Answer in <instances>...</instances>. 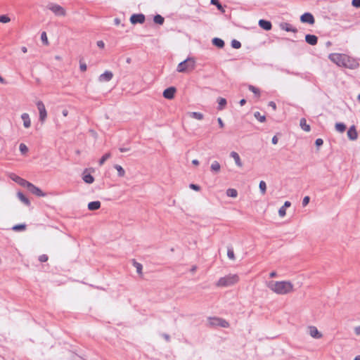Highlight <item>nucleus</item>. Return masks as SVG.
<instances>
[{"label":"nucleus","instance_id":"obj_56","mask_svg":"<svg viewBox=\"0 0 360 360\" xmlns=\"http://www.w3.org/2000/svg\"><path fill=\"white\" fill-rule=\"evenodd\" d=\"M290 205H291L290 202H289V201H285V202H284V205H283V207H285V208L286 209L287 207H289L290 206Z\"/></svg>","mask_w":360,"mask_h":360},{"label":"nucleus","instance_id":"obj_33","mask_svg":"<svg viewBox=\"0 0 360 360\" xmlns=\"http://www.w3.org/2000/svg\"><path fill=\"white\" fill-rule=\"evenodd\" d=\"M335 129L340 132V133H342L345 131L346 129V126L345 124L343 123H341V122H339V123H336L335 124Z\"/></svg>","mask_w":360,"mask_h":360},{"label":"nucleus","instance_id":"obj_40","mask_svg":"<svg viewBox=\"0 0 360 360\" xmlns=\"http://www.w3.org/2000/svg\"><path fill=\"white\" fill-rule=\"evenodd\" d=\"M227 256L231 260L235 259V255H234V252H233V250L232 248H228Z\"/></svg>","mask_w":360,"mask_h":360},{"label":"nucleus","instance_id":"obj_12","mask_svg":"<svg viewBox=\"0 0 360 360\" xmlns=\"http://www.w3.org/2000/svg\"><path fill=\"white\" fill-rule=\"evenodd\" d=\"M112 72L111 71L106 70L104 73L101 74L99 76L98 80L101 82H109L112 79Z\"/></svg>","mask_w":360,"mask_h":360},{"label":"nucleus","instance_id":"obj_35","mask_svg":"<svg viewBox=\"0 0 360 360\" xmlns=\"http://www.w3.org/2000/svg\"><path fill=\"white\" fill-rule=\"evenodd\" d=\"M211 4L214 5L217 7V8L221 12L224 13V10L219 0H211Z\"/></svg>","mask_w":360,"mask_h":360},{"label":"nucleus","instance_id":"obj_59","mask_svg":"<svg viewBox=\"0 0 360 360\" xmlns=\"http://www.w3.org/2000/svg\"><path fill=\"white\" fill-rule=\"evenodd\" d=\"M114 22L116 25H119L120 24V20L119 18H115L114 20Z\"/></svg>","mask_w":360,"mask_h":360},{"label":"nucleus","instance_id":"obj_28","mask_svg":"<svg viewBox=\"0 0 360 360\" xmlns=\"http://www.w3.org/2000/svg\"><path fill=\"white\" fill-rule=\"evenodd\" d=\"M114 167L117 171L118 176L123 177L125 175V171L122 166L119 165H115Z\"/></svg>","mask_w":360,"mask_h":360},{"label":"nucleus","instance_id":"obj_25","mask_svg":"<svg viewBox=\"0 0 360 360\" xmlns=\"http://www.w3.org/2000/svg\"><path fill=\"white\" fill-rule=\"evenodd\" d=\"M212 44L218 48H223L224 46V41L219 38H214L212 39Z\"/></svg>","mask_w":360,"mask_h":360},{"label":"nucleus","instance_id":"obj_13","mask_svg":"<svg viewBox=\"0 0 360 360\" xmlns=\"http://www.w3.org/2000/svg\"><path fill=\"white\" fill-rule=\"evenodd\" d=\"M347 136L352 141H355L358 138V134L354 125L351 126L347 131Z\"/></svg>","mask_w":360,"mask_h":360},{"label":"nucleus","instance_id":"obj_54","mask_svg":"<svg viewBox=\"0 0 360 360\" xmlns=\"http://www.w3.org/2000/svg\"><path fill=\"white\" fill-rule=\"evenodd\" d=\"M97 46L99 47V48H104V46H105V44L103 41H97Z\"/></svg>","mask_w":360,"mask_h":360},{"label":"nucleus","instance_id":"obj_37","mask_svg":"<svg viewBox=\"0 0 360 360\" xmlns=\"http://www.w3.org/2000/svg\"><path fill=\"white\" fill-rule=\"evenodd\" d=\"M259 188L261 193L264 195L266 191V184L264 181H261L259 184Z\"/></svg>","mask_w":360,"mask_h":360},{"label":"nucleus","instance_id":"obj_31","mask_svg":"<svg viewBox=\"0 0 360 360\" xmlns=\"http://www.w3.org/2000/svg\"><path fill=\"white\" fill-rule=\"evenodd\" d=\"M226 195L229 197L236 198L238 195V192L234 188H229L226 190Z\"/></svg>","mask_w":360,"mask_h":360},{"label":"nucleus","instance_id":"obj_64","mask_svg":"<svg viewBox=\"0 0 360 360\" xmlns=\"http://www.w3.org/2000/svg\"><path fill=\"white\" fill-rule=\"evenodd\" d=\"M276 276V273L275 271H272V272H271V273H270V274H269V276H270L271 278H274V277H275Z\"/></svg>","mask_w":360,"mask_h":360},{"label":"nucleus","instance_id":"obj_49","mask_svg":"<svg viewBox=\"0 0 360 360\" xmlns=\"http://www.w3.org/2000/svg\"><path fill=\"white\" fill-rule=\"evenodd\" d=\"M189 187L193 189V190H195L196 191H200V188L199 186L196 185V184H191L189 185Z\"/></svg>","mask_w":360,"mask_h":360},{"label":"nucleus","instance_id":"obj_55","mask_svg":"<svg viewBox=\"0 0 360 360\" xmlns=\"http://www.w3.org/2000/svg\"><path fill=\"white\" fill-rule=\"evenodd\" d=\"M354 332L356 335H360V325L354 328Z\"/></svg>","mask_w":360,"mask_h":360},{"label":"nucleus","instance_id":"obj_43","mask_svg":"<svg viewBox=\"0 0 360 360\" xmlns=\"http://www.w3.org/2000/svg\"><path fill=\"white\" fill-rule=\"evenodd\" d=\"M10 20H11V19L8 16H7L6 15H0V22L7 23L8 22H10Z\"/></svg>","mask_w":360,"mask_h":360},{"label":"nucleus","instance_id":"obj_10","mask_svg":"<svg viewBox=\"0 0 360 360\" xmlns=\"http://www.w3.org/2000/svg\"><path fill=\"white\" fill-rule=\"evenodd\" d=\"M9 177L13 181L16 182L17 184L23 187H27V184H29V181H26L25 179L20 177L19 176L13 173L10 174Z\"/></svg>","mask_w":360,"mask_h":360},{"label":"nucleus","instance_id":"obj_58","mask_svg":"<svg viewBox=\"0 0 360 360\" xmlns=\"http://www.w3.org/2000/svg\"><path fill=\"white\" fill-rule=\"evenodd\" d=\"M62 114L64 117H66L68 116V110L67 109H64L63 111H62Z\"/></svg>","mask_w":360,"mask_h":360},{"label":"nucleus","instance_id":"obj_47","mask_svg":"<svg viewBox=\"0 0 360 360\" xmlns=\"http://www.w3.org/2000/svg\"><path fill=\"white\" fill-rule=\"evenodd\" d=\"M352 5L355 8H360V0H352Z\"/></svg>","mask_w":360,"mask_h":360},{"label":"nucleus","instance_id":"obj_34","mask_svg":"<svg viewBox=\"0 0 360 360\" xmlns=\"http://www.w3.org/2000/svg\"><path fill=\"white\" fill-rule=\"evenodd\" d=\"M111 157V153H105V155H103L101 158L99 160V165H102L104 164V162L108 160Z\"/></svg>","mask_w":360,"mask_h":360},{"label":"nucleus","instance_id":"obj_11","mask_svg":"<svg viewBox=\"0 0 360 360\" xmlns=\"http://www.w3.org/2000/svg\"><path fill=\"white\" fill-rule=\"evenodd\" d=\"M300 20L304 23H309V25H313L315 22L314 18L313 15L310 13H304L300 17Z\"/></svg>","mask_w":360,"mask_h":360},{"label":"nucleus","instance_id":"obj_21","mask_svg":"<svg viewBox=\"0 0 360 360\" xmlns=\"http://www.w3.org/2000/svg\"><path fill=\"white\" fill-rule=\"evenodd\" d=\"M17 196L18 198V199L22 202L24 203L25 205H26L27 206H30V200L26 197L25 196V195L22 193V192H18L17 193Z\"/></svg>","mask_w":360,"mask_h":360},{"label":"nucleus","instance_id":"obj_15","mask_svg":"<svg viewBox=\"0 0 360 360\" xmlns=\"http://www.w3.org/2000/svg\"><path fill=\"white\" fill-rule=\"evenodd\" d=\"M309 333L312 338L316 339H319L322 337L321 333L318 330V329L315 326H309Z\"/></svg>","mask_w":360,"mask_h":360},{"label":"nucleus","instance_id":"obj_50","mask_svg":"<svg viewBox=\"0 0 360 360\" xmlns=\"http://www.w3.org/2000/svg\"><path fill=\"white\" fill-rule=\"evenodd\" d=\"M323 139H317L316 140V141H315V144H316V146L317 147H319V146H322V145H323Z\"/></svg>","mask_w":360,"mask_h":360},{"label":"nucleus","instance_id":"obj_57","mask_svg":"<svg viewBox=\"0 0 360 360\" xmlns=\"http://www.w3.org/2000/svg\"><path fill=\"white\" fill-rule=\"evenodd\" d=\"M278 138L276 136H274L272 138V141H272L273 144H276L278 143Z\"/></svg>","mask_w":360,"mask_h":360},{"label":"nucleus","instance_id":"obj_42","mask_svg":"<svg viewBox=\"0 0 360 360\" xmlns=\"http://www.w3.org/2000/svg\"><path fill=\"white\" fill-rule=\"evenodd\" d=\"M231 46L234 49H240L241 47V43L236 39L232 40L231 41Z\"/></svg>","mask_w":360,"mask_h":360},{"label":"nucleus","instance_id":"obj_5","mask_svg":"<svg viewBox=\"0 0 360 360\" xmlns=\"http://www.w3.org/2000/svg\"><path fill=\"white\" fill-rule=\"evenodd\" d=\"M46 7L49 10L51 11L56 16L64 17L66 15L65 9L57 4L49 3L48 4Z\"/></svg>","mask_w":360,"mask_h":360},{"label":"nucleus","instance_id":"obj_3","mask_svg":"<svg viewBox=\"0 0 360 360\" xmlns=\"http://www.w3.org/2000/svg\"><path fill=\"white\" fill-rule=\"evenodd\" d=\"M238 281L239 276L237 274H229L220 278L216 285L217 287H229L237 283Z\"/></svg>","mask_w":360,"mask_h":360},{"label":"nucleus","instance_id":"obj_63","mask_svg":"<svg viewBox=\"0 0 360 360\" xmlns=\"http://www.w3.org/2000/svg\"><path fill=\"white\" fill-rule=\"evenodd\" d=\"M21 51H22L24 53H27V47H25V46H22V47H21Z\"/></svg>","mask_w":360,"mask_h":360},{"label":"nucleus","instance_id":"obj_8","mask_svg":"<svg viewBox=\"0 0 360 360\" xmlns=\"http://www.w3.org/2000/svg\"><path fill=\"white\" fill-rule=\"evenodd\" d=\"M210 323L214 326H221L222 328H228L229 323L224 319L220 318H212L210 319Z\"/></svg>","mask_w":360,"mask_h":360},{"label":"nucleus","instance_id":"obj_6","mask_svg":"<svg viewBox=\"0 0 360 360\" xmlns=\"http://www.w3.org/2000/svg\"><path fill=\"white\" fill-rule=\"evenodd\" d=\"M37 107L39 113V120L41 122H44L47 117V112L45 105L42 101H39L37 103Z\"/></svg>","mask_w":360,"mask_h":360},{"label":"nucleus","instance_id":"obj_27","mask_svg":"<svg viewBox=\"0 0 360 360\" xmlns=\"http://www.w3.org/2000/svg\"><path fill=\"white\" fill-rule=\"evenodd\" d=\"M226 103H227V102L225 98H218V110H223L225 108Z\"/></svg>","mask_w":360,"mask_h":360},{"label":"nucleus","instance_id":"obj_29","mask_svg":"<svg viewBox=\"0 0 360 360\" xmlns=\"http://www.w3.org/2000/svg\"><path fill=\"white\" fill-rule=\"evenodd\" d=\"M82 179L86 184H92L94 181V176L90 174H84Z\"/></svg>","mask_w":360,"mask_h":360},{"label":"nucleus","instance_id":"obj_26","mask_svg":"<svg viewBox=\"0 0 360 360\" xmlns=\"http://www.w3.org/2000/svg\"><path fill=\"white\" fill-rule=\"evenodd\" d=\"M190 117L193 119L201 120L203 119L204 115L202 113L199 112H190Z\"/></svg>","mask_w":360,"mask_h":360},{"label":"nucleus","instance_id":"obj_17","mask_svg":"<svg viewBox=\"0 0 360 360\" xmlns=\"http://www.w3.org/2000/svg\"><path fill=\"white\" fill-rule=\"evenodd\" d=\"M21 118L23 121V126L25 128L27 129L31 126V120L30 118L29 114L25 112L21 115Z\"/></svg>","mask_w":360,"mask_h":360},{"label":"nucleus","instance_id":"obj_45","mask_svg":"<svg viewBox=\"0 0 360 360\" xmlns=\"http://www.w3.org/2000/svg\"><path fill=\"white\" fill-rule=\"evenodd\" d=\"M278 214L281 217H283L286 214V209L282 206L278 210Z\"/></svg>","mask_w":360,"mask_h":360},{"label":"nucleus","instance_id":"obj_30","mask_svg":"<svg viewBox=\"0 0 360 360\" xmlns=\"http://www.w3.org/2000/svg\"><path fill=\"white\" fill-rule=\"evenodd\" d=\"M133 265L136 268V272L139 274V275H142V269H143V266L141 264L136 262L134 259L133 260Z\"/></svg>","mask_w":360,"mask_h":360},{"label":"nucleus","instance_id":"obj_7","mask_svg":"<svg viewBox=\"0 0 360 360\" xmlns=\"http://www.w3.org/2000/svg\"><path fill=\"white\" fill-rule=\"evenodd\" d=\"M30 192L38 197H45L46 194L44 193L39 188L37 187L32 183L29 182L26 187Z\"/></svg>","mask_w":360,"mask_h":360},{"label":"nucleus","instance_id":"obj_14","mask_svg":"<svg viewBox=\"0 0 360 360\" xmlns=\"http://www.w3.org/2000/svg\"><path fill=\"white\" fill-rule=\"evenodd\" d=\"M175 92H176L175 87H173V86L169 87L163 91V96L167 99H172L174 97Z\"/></svg>","mask_w":360,"mask_h":360},{"label":"nucleus","instance_id":"obj_38","mask_svg":"<svg viewBox=\"0 0 360 360\" xmlns=\"http://www.w3.org/2000/svg\"><path fill=\"white\" fill-rule=\"evenodd\" d=\"M248 89L250 91H252L253 94H255L257 96H260L259 89L256 88L255 86H254L252 85H249Z\"/></svg>","mask_w":360,"mask_h":360},{"label":"nucleus","instance_id":"obj_19","mask_svg":"<svg viewBox=\"0 0 360 360\" xmlns=\"http://www.w3.org/2000/svg\"><path fill=\"white\" fill-rule=\"evenodd\" d=\"M280 27L282 30L286 31V32H297V30L295 27H293L288 22H283L280 25Z\"/></svg>","mask_w":360,"mask_h":360},{"label":"nucleus","instance_id":"obj_23","mask_svg":"<svg viewBox=\"0 0 360 360\" xmlns=\"http://www.w3.org/2000/svg\"><path fill=\"white\" fill-rule=\"evenodd\" d=\"M300 125L301 128L305 131H309L311 128L309 124H307V121L305 118H302L300 121Z\"/></svg>","mask_w":360,"mask_h":360},{"label":"nucleus","instance_id":"obj_44","mask_svg":"<svg viewBox=\"0 0 360 360\" xmlns=\"http://www.w3.org/2000/svg\"><path fill=\"white\" fill-rule=\"evenodd\" d=\"M41 39L44 44L47 45L49 44L46 33L45 32L41 33Z\"/></svg>","mask_w":360,"mask_h":360},{"label":"nucleus","instance_id":"obj_39","mask_svg":"<svg viewBox=\"0 0 360 360\" xmlns=\"http://www.w3.org/2000/svg\"><path fill=\"white\" fill-rule=\"evenodd\" d=\"M19 149L22 155H25L28 152V148L25 143H20L19 146Z\"/></svg>","mask_w":360,"mask_h":360},{"label":"nucleus","instance_id":"obj_53","mask_svg":"<svg viewBox=\"0 0 360 360\" xmlns=\"http://www.w3.org/2000/svg\"><path fill=\"white\" fill-rule=\"evenodd\" d=\"M217 122L219 123V125L221 128H223L224 127V124L223 122V120H221V118L219 117L217 119Z\"/></svg>","mask_w":360,"mask_h":360},{"label":"nucleus","instance_id":"obj_52","mask_svg":"<svg viewBox=\"0 0 360 360\" xmlns=\"http://www.w3.org/2000/svg\"><path fill=\"white\" fill-rule=\"evenodd\" d=\"M269 105L271 106L274 110H276V105L274 101H270Z\"/></svg>","mask_w":360,"mask_h":360},{"label":"nucleus","instance_id":"obj_48","mask_svg":"<svg viewBox=\"0 0 360 360\" xmlns=\"http://www.w3.org/2000/svg\"><path fill=\"white\" fill-rule=\"evenodd\" d=\"M309 196H305L303 200H302V205L304 207L306 205H308V203L309 202Z\"/></svg>","mask_w":360,"mask_h":360},{"label":"nucleus","instance_id":"obj_24","mask_svg":"<svg viewBox=\"0 0 360 360\" xmlns=\"http://www.w3.org/2000/svg\"><path fill=\"white\" fill-rule=\"evenodd\" d=\"M221 166L220 164L217 161H214L210 166V169L212 172L218 173L220 171Z\"/></svg>","mask_w":360,"mask_h":360},{"label":"nucleus","instance_id":"obj_22","mask_svg":"<svg viewBox=\"0 0 360 360\" xmlns=\"http://www.w3.org/2000/svg\"><path fill=\"white\" fill-rule=\"evenodd\" d=\"M101 207L100 201H92L88 204V209L91 211L97 210Z\"/></svg>","mask_w":360,"mask_h":360},{"label":"nucleus","instance_id":"obj_60","mask_svg":"<svg viewBox=\"0 0 360 360\" xmlns=\"http://www.w3.org/2000/svg\"><path fill=\"white\" fill-rule=\"evenodd\" d=\"M119 150H120V151L121 153H124V152H127V151H128V150H129V148H120V149H119Z\"/></svg>","mask_w":360,"mask_h":360},{"label":"nucleus","instance_id":"obj_20","mask_svg":"<svg viewBox=\"0 0 360 360\" xmlns=\"http://www.w3.org/2000/svg\"><path fill=\"white\" fill-rule=\"evenodd\" d=\"M305 41L310 45H316L318 41V38L316 36L313 34H307L305 36Z\"/></svg>","mask_w":360,"mask_h":360},{"label":"nucleus","instance_id":"obj_51","mask_svg":"<svg viewBox=\"0 0 360 360\" xmlns=\"http://www.w3.org/2000/svg\"><path fill=\"white\" fill-rule=\"evenodd\" d=\"M79 68L82 72H84L86 70L87 66L85 63H80Z\"/></svg>","mask_w":360,"mask_h":360},{"label":"nucleus","instance_id":"obj_41","mask_svg":"<svg viewBox=\"0 0 360 360\" xmlns=\"http://www.w3.org/2000/svg\"><path fill=\"white\" fill-rule=\"evenodd\" d=\"M12 229L15 231H22L25 229V224H17L15 225Z\"/></svg>","mask_w":360,"mask_h":360},{"label":"nucleus","instance_id":"obj_16","mask_svg":"<svg viewBox=\"0 0 360 360\" xmlns=\"http://www.w3.org/2000/svg\"><path fill=\"white\" fill-rule=\"evenodd\" d=\"M258 24L260 27H262V29H264L266 31H269V30H271L272 25H271V22L269 20L262 19V20H259Z\"/></svg>","mask_w":360,"mask_h":360},{"label":"nucleus","instance_id":"obj_62","mask_svg":"<svg viewBox=\"0 0 360 360\" xmlns=\"http://www.w3.org/2000/svg\"><path fill=\"white\" fill-rule=\"evenodd\" d=\"M163 337H164V338H165L167 341H169V340H170V337H169V335H167V334H164V335H163Z\"/></svg>","mask_w":360,"mask_h":360},{"label":"nucleus","instance_id":"obj_46","mask_svg":"<svg viewBox=\"0 0 360 360\" xmlns=\"http://www.w3.org/2000/svg\"><path fill=\"white\" fill-rule=\"evenodd\" d=\"M49 257L46 255H41L39 256V260L41 262H45L48 260Z\"/></svg>","mask_w":360,"mask_h":360},{"label":"nucleus","instance_id":"obj_18","mask_svg":"<svg viewBox=\"0 0 360 360\" xmlns=\"http://www.w3.org/2000/svg\"><path fill=\"white\" fill-rule=\"evenodd\" d=\"M230 156L234 160L235 163L238 167H243V162H242L240 158L238 153H236L235 151H232L230 153Z\"/></svg>","mask_w":360,"mask_h":360},{"label":"nucleus","instance_id":"obj_2","mask_svg":"<svg viewBox=\"0 0 360 360\" xmlns=\"http://www.w3.org/2000/svg\"><path fill=\"white\" fill-rule=\"evenodd\" d=\"M266 286L278 295H285L293 291V285L290 281H270L266 283Z\"/></svg>","mask_w":360,"mask_h":360},{"label":"nucleus","instance_id":"obj_61","mask_svg":"<svg viewBox=\"0 0 360 360\" xmlns=\"http://www.w3.org/2000/svg\"><path fill=\"white\" fill-rule=\"evenodd\" d=\"M246 103V100L243 98L240 101V105L242 106V105H244Z\"/></svg>","mask_w":360,"mask_h":360},{"label":"nucleus","instance_id":"obj_32","mask_svg":"<svg viewBox=\"0 0 360 360\" xmlns=\"http://www.w3.org/2000/svg\"><path fill=\"white\" fill-rule=\"evenodd\" d=\"M154 22L158 25H162L164 23L165 19L160 15H156L153 18Z\"/></svg>","mask_w":360,"mask_h":360},{"label":"nucleus","instance_id":"obj_1","mask_svg":"<svg viewBox=\"0 0 360 360\" xmlns=\"http://www.w3.org/2000/svg\"><path fill=\"white\" fill-rule=\"evenodd\" d=\"M329 59L340 67H345L349 69H356L359 66V62L354 58L342 53H330Z\"/></svg>","mask_w":360,"mask_h":360},{"label":"nucleus","instance_id":"obj_36","mask_svg":"<svg viewBox=\"0 0 360 360\" xmlns=\"http://www.w3.org/2000/svg\"><path fill=\"white\" fill-rule=\"evenodd\" d=\"M254 116L260 122H264L266 120L265 116L262 115L259 112H255Z\"/></svg>","mask_w":360,"mask_h":360},{"label":"nucleus","instance_id":"obj_4","mask_svg":"<svg viewBox=\"0 0 360 360\" xmlns=\"http://www.w3.org/2000/svg\"><path fill=\"white\" fill-rule=\"evenodd\" d=\"M195 61L193 58H188L179 63L176 70L179 72H186L195 68Z\"/></svg>","mask_w":360,"mask_h":360},{"label":"nucleus","instance_id":"obj_9","mask_svg":"<svg viewBox=\"0 0 360 360\" xmlns=\"http://www.w3.org/2000/svg\"><path fill=\"white\" fill-rule=\"evenodd\" d=\"M145 20H146L145 15L142 13L133 14L130 17V22L131 24H134V25L137 24V23L142 24L145 22Z\"/></svg>","mask_w":360,"mask_h":360}]
</instances>
